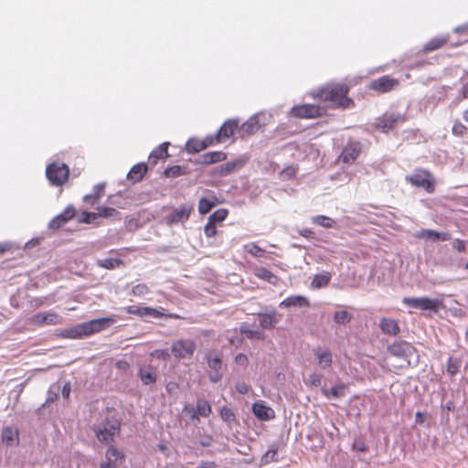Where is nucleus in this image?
<instances>
[{
	"label": "nucleus",
	"mask_w": 468,
	"mask_h": 468,
	"mask_svg": "<svg viewBox=\"0 0 468 468\" xmlns=\"http://www.w3.org/2000/svg\"><path fill=\"white\" fill-rule=\"evenodd\" d=\"M353 319V314L346 310L337 311L334 314V322L337 324H347Z\"/></svg>",
	"instance_id": "obj_35"
},
{
	"label": "nucleus",
	"mask_w": 468,
	"mask_h": 468,
	"mask_svg": "<svg viewBox=\"0 0 468 468\" xmlns=\"http://www.w3.org/2000/svg\"><path fill=\"white\" fill-rule=\"evenodd\" d=\"M243 165L244 161H242L241 159L229 161L216 167L213 174L214 176L220 177L227 176L233 173L234 171L241 168Z\"/></svg>",
	"instance_id": "obj_17"
},
{
	"label": "nucleus",
	"mask_w": 468,
	"mask_h": 468,
	"mask_svg": "<svg viewBox=\"0 0 468 468\" xmlns=\"http://www.w3.org/2000/svg\"><path fill=\"white\" fill-rule=\"evenodd\" d=\"M295 169L292 166H289L282 170V176L284 179H290L295 176Z\"/></svg>",
	"instance_id": "obj_59"
},
{
	"label": "nucleus",
	"mask_w": 468,
	"mask_h": 468,
	"mask_svg": "<svg viewBox=\"0 0 468 468\" xmlns=\"http://www.w3.org/2000/svg\"><path fill=\"white\" fill-rule=\"evenodd\" d=\"M227 158V154L221 151L207 152L200 156V163L204 165L215 164Z\"/></svg>",
	"instance_id": "obj_26"
},
{
	"label": "nucleus",
	"mask_w": 468,
	"mask_h": 468,
	"mask_svg": "<svg viewBox=\"0 0 468 468\" xmlns=\"http://www.w3.org/2000/svg\"><path fill=\"white\" fill-rule=\"evenodd\" d=\"M310 304L309 300L302 295H292L285 298L282 302L280 303L281 307L284 308H302L308 307Z\"/></svg>",
	"instance_id": "obj_21"
},
{
	"label": "nucleus",
	"mask_w": 468,
	"mask_h": 468,
	"mask_svg": "<svg viewBox=\"0 0 468 468\" xmlns=\"http://www.w3.org/2000/svg\"><path fill=\"white\" fill-rule=\"evenodd\" d=\"M186 169L180 165H174L165 170L167 177H176L185 174Z\"/></svg>",
	"instance_id": "obj_46"
},
{
	"label": "nucleus",
	"mask_w": 468,
	"mask_h": 468,
	"mask_svg": "<svg viewBox=\"0 0 468 468\" xmlns=\"http://www.w3.org/2000/svg\"><path fill=\"white\" fill-rule=\"evenodd\" d=\"M260 325L264 329H272L279 323L281 314L272 310L269 313L258 314Z\"/></svg>",
	"instance_id": "obj_19"
},
{
	"label": "nucleus",
	"mask_w": 468,
	"mask_h": 468,
	"mask_svg": "<svg viewBox=\"0 0 468 468\" xmlns=\"http://www.w3.org/2000/svg\"><path fill=\"white\" fill-rule=\"evenodd\" d=\"M2 442L8 447H15L19 444V431L16 427L6 426L2 430Z\"/></svg>",
	"instance_id": "obj_18"
},
{
	"label": "nucleus",
	"mask_w": 468,
	"mask_h": 468,
	"mask_svg": "<svg viewBox=\"0 0 468 468\" xmlns=\"http://www.w3.org/2000/svg\"><path fill=\"white\" fill-rule=\"evenodd\" d=\"M213 144V139L207 137L205 141L199 142L196 140H188L186 145V151L188 153H197L206 149L207 146Z\"/></svg>",
	"instance_id": "obj_28"
},
{
	"label": "nucleus",
	"mask_w": 468,
	"mask_h": 468,
	"mask_svg": "<svg viewBox=\"0 0 468 468\" xmlns=\"http://www.w3.org/2000/svg\"><path fill=\"white\" fill-rule=\"evenodd\" d=\"M404 121L405 117L400 113H385L377 120L376 128L388 133L398 124L404 122Z\"/></svg>",
	"instance_id": "obj_8"
},
{
	"label": "nucleus",
	"mask_w": 468,
	"mask_h": 468,
	"mask_svg": "<svg viewBox=\"0 0 468 468\" xmlns=\"http://www.w3.org/2000/svg\"><path fill=\"white\" fill-rule=\"evenodd\" d=\"M452 131L453 134L463 136L466 133L467 128L463 123L456 122L453 124Z\"/></svg>",
	"instance_id": "obj_56"
},
{
	"label": "nucleus",
	"mask_w": 468,
	"mask_h": 468,
	"mask_svg": "<svg viewBox=\"0 0 468 468\" xmlns=\"http://www.w3.org/2000/svg\"><path fill=\"white\" fill-rule=\"evenodd\" d=\"M96 218H98V216L96 213L85 211L80 216L79 222L90 224V223H93Z\"/></svg>",
	"instance_id": "obj_50"
},
{
	"label": "nucleus",
	"mask_w": 468,
	"mask_h": 468,
	"mask_svg": "<svg viewBox=\"0 0 468 468\" xmlns=\"http://www.w3.org/2000/svg\"><path fill=\"white\" fill-rule=\"evenodd\" d=\"M240 333L245 335L249 339H264L265 337L262 331L250 328L247 323L240 325Z\"/></svg>",
	"instance_id": "obj_31"
},
{
	"label": "nucleus",
	"mask_w": 468,
	"mask_h": 468,
	"mask_svg": "<svg viewBox=\"0 0 468 468\" xmlns=\"http://www.w3.org/2000/svg\"><path fill=\"white\" fill-rule=\"evenodd\" d=\"M83 201L90 205H95L99 202V198L94 194L91 193L89 195H85L83 197Z\"/></svg>",
	"instance_id": "obj_60"
},
{
	"label": "nucleus",
	"mask_w": 468,
	"mask_h": 468,
	"mask_svg": "<svg viewBox=\"0 0 468 468\" xmlns=\"http://www.w3.org/2000/svg\"><path fill=\"white\" fill-rule=\"evenodd\" d=\"M453 248H455L458 251L463 252L465 250V241L456 239L453 241Z\"/></svg>",
	"instance_id": "obj_61"
},
{
	"label": "nucleus",
	"mask_w": 468,
	"mask_h": 468,
	"mask_svg": "<svg viewBox=\"0 0 468 468\" xmlns=\"http://www.w3.org/2000/svg\"><path fill=\"white\" fill-rule=\"evenodd\" d=\"M239 121L235 119H230L226 121L220 129L218 130L216 138L217 142L220 143L224 139L229 138L233 133L234 131L238 128Z\"/></svg>",
	"instance_id": "obj_20"
},
{
	"label": "nucleus",
	"mask_w": 468,
	"mask_h": 468,
	"mask_svg": "<svg viewBox=\"0 0 468 468\" xmlns=\"http://www.w3.org/2000/svg\"><path fill=\"white\" fill-rule=\"evenodd\" d=\"M314 352L321 368L327 369L331 367L333 359L332 353L329 350L316 348Z\"/></svg>",
	"instance_id": "obj_25"
},
{
	"label": "nucleus",
	"mask_w": 468,
	"mask_h": 468,
	"mask_svg": "<svg viewBox=\"0 0 468 468\" xmlns=\"http://www.w3.org/2000/svg\"><path fill=\"white\" fill-rule=\"evenodd\" d=\"M59 390V387H52L48 391V397L47 399L46 404L53 402L57 399V392Z\"/></svg>",
	"instance_id": "obj_58"
},
{
	"label": "nucleus",
	"mask_w": 468,
	"mask_h": 468,
	"mask_svg": "<svg viewBox=\"0 0 468 468\" xmlns=\"http://www.w3.org/2000/svg\"><path fill=\"white\" fill-rule=\"evenodd\" d=\"M197 411L198 415L207 417L211 413V406L207 400L199 399L197 401Z\"/></svg>",
	"instance_id": "obj_39"
},
{
	"label": "nucleus",
	"mask_w": 468,
	"mask_h": 468,
	"mask_svg": "<svg viewBox=\"0 0 468 468\" xmlns=\"http://www.w3.org/2000/svg\"><path fill=\"white\" fill-rule=\"evenodd\" d=\"M29 322L37 326L56 325L62 323V318L54 312H44L31 316Z\"/></svg>",
	"instance_id": "obj_9"
},
{
	"label": "nucleus",
	"mask_w": 468,
	"mask_h": 468,
	"mask_svg": "<svg viewBox=\"0 0 468 468\" xmlns=\"http://www.w3.org/2000/svg\"><path fill=\"white\" fill-rule=\"evenodd\" d=\"M236 389L239 394H246L249 391V386L244 382H239L236 385Z\"/></svg>",
	"instance_id": "obj_62"
},
{
	"label": "nucleus",
	"mask_w": 468,
	"mask_h": 468,
	"mask_svg": "<svg viewBox=\"0 0 468 468\" xmlns=\"http://www.w3.org/2000/svg\"><path fill=\"white\" fill-rule=\"evenodd\" d=\"M396 84L397 81L394 79L384 76L373 80L370 84V88L378 91L387 92L392 90Z\"/></svg>",
	"instance_id": "obj_24"
},
{
	"label": "nucleus",
	"mask_w": 468,
	"mask_h": 468,
	"mask_svg": "<svg viewBox=\"0 0 468 468\" xmlns=\"http://www.w3.org/2000/svg\"><path fill=\"white\" fill-rule=\"evenodd\" d=\"M114 322L112 317L93 319L64 330L62 335L71 339L82 338L108 328Z\"/></svg>",
	"instance_id": "obj_1"
},
{
	"label": "nucleus",
	"mask_w": 468,
	"mask_h": 468,
	"mask_svg": "<svg viewBox=\"0 0 468 468\" xmlns=\"http://www.w3.org/2000/svg\"><path fill=\"white\" fill-rule=\"evenodd\" d=\"M105 189V184L100 183L94 186L92 189V194H94L99 199L103 196Z\"/></svg>",
	"instance_id": "obj_57"
},
{
	"label": "nucleus",
	"mask_w": 468,
	"mask_h": 468,
	"mask_svg": "<svg viewBox=\"0 0 468 468\" xmlns=\"http://www.w3.org/2000/svg\"><path fill=\"white\" fill-rule=\"evenodd\" d=\"M462 367V360L459 357H449L447 361V373L453 377L455 376Z\"/></svg>",
	"instance_id": "obj_36"
},
{
	"label": "nucleus",
	"mask_w": 468,
	"mask_h": 468,
	"mask_svg": "<svg viewBox=\"0 0 468 468\" xmlns=\"http://www.w3.org/2000/svg\"><path fill=\"white\" fill-rule=\"evenodd\" d=\"M121 264H122V261L121 259H116V258H106V259L98 261L99 266L108 269V270H112V269L120 266Z\"/></svg>",
	"instance_id": "obj_38"
},
{
	"label": "nucleus",
	"mask_w": 468,
	"mask_h": 468,
	"mask_svg": "<svg viewBox=\"0 0 468 468\" xmlns=\"http://www.w3.org/2000/svg\"><path fill=\"white\" fill-rule=\"evenodd\" d=\"M106 459L111 463H116L118 461L122 463L124 457L116 448L111 446L106 452Z\"/></svg>",
	"instance_id": "obj_40"
},
{
	"label": "nucleus",
	"mask_w": 468,
	"mask_h": 468,
	"mask_svg": "<svg viewBox=\"0 0 468 468\" xmlns=\"http://www.w3.org/2000/svg\"><path fill=\"white\" fill-rule=\"evenodd\" d=\"M266 115L264 113H257L246 121L240 127L241 134H252L256 133L262 125L265 124Z\"/></svg>",
	"instance_id": "obj_12"
},
{
	"label": "nucleus",
	"mask_w": 468,
	"mask_h": 468,
	"mask_svg": "<svg viewBox=\"0 0 468 468\" xmlns=\"http://www.w3.org/2000/svg\"><path fill=\"white\" fill-rule=\"evenodd\" d=\"M346 389L347 386L346 384H339L330 389L323 388L322 393L327 399H340L346 395Z\"/></svg>",
	"instance_id": "obj_27"
},
{
	"label": "nucleus",
	"mask_w": 468,
	"mask_h": 468,
	"mask_svg": "<svg viewBox=\"0 0 468 468\" xmlns=\"http://www.w3.org/2000/svg\"><path fill=\"white\" fill-rule=\"evenodd\" d=\"M147 171V165L144 163H140L132 167L127 175L128 179L133 182L141 181Z\"/></svg>",
	"instance_id": "obj_30"
},
{
	"label": "nucleus",
	"mask_w": 468,
	"mask_h": 468,
	"mask_svg": "<svg viewBox=\"0 0 468 468\" xmlns=\"http://www.w3.org/2000/svg\"><path fill=\"white\" fill-rule=\"evenodd\" d=\"M312 222L316 225H319L321 227L328 228V229L336 227V222L333 218L324 216V215H318V216L313 217Z\"/></svg>",
	"instance_id": "obj_33"
},
{
	"label": "nucleus",
	"mask_w": 468,
	"mask_h": 468,
	"mask_svg": "<svg viewBox=\"0 0 468 468\" xmlns=\"http://www.w3.org/2000/svg\"><path fill=\"white\" fill-rule=\"evenodd\" d=\"M405 180L416 187L425 189L432 193L435 189V181L432 175L425 169H417L411 175H408Z\"/></svg>",
	"instance_id": "obj_3"
},
{
	"label": "nucleus",
	"mask_w": 468,
	"mask_h": 468,
	"mask_svg": "<svg viewBox=\"0 0 468 468\" xmlns=\"http://www.w3.org/2000/svg\"><path fill=\"white\" fill-rule=\"evenodd\" d=\"M331 280V274L329 272H324L314 276L312 285L314 288H322L326 286Z\"/></svg>",
	"instance_id": "obj_37"
},
{
	"label": "nucleus",
	"mask_w": 468,
	"mask_h": 468,
	"mask_svg": "<svg viewBox=\"0 0 468 468\" xmlns=\"http://www.w3.org/2000/svg\"><path fill=\"white\" fill-rule=\"evenodd\" d=\"M277 461V450L271 448L268 450L265 454L261 457V464H267L271 462Z\"/></svg>",
	"instance_id": "obj_48"
},
{
	"label": "nucleus",
	"mask_w": 468,
	"mask_h": 468,
	"mask_svg": "<svg viewBox=\"0 0 468 468\" xmlns=\"http://www.w3.org/2000/svg\"><path fill=\"white\" fill-rule=\"evenodd\" d=\"M178 388V386L176 382H168L166 384V390L168 393H176Z\"/></svg>",
	"instance_id": "obj_64"
},
{
	"label": "nucleus",
	"mask_w": 468,
	"mask_h": 468,
	"mask_svg": "<svg viewBox=\"0 0 468 468\" xmlns=\"http://www.w3.org/2000/svg\"><path fill=\"white\" fill-rule=\"evenodd\" d=\"M98 212L96 213L98 218H114L121 219L120 212L116 210L113 207H100L97 208Z\"/></svg>",
	"instance_id": "obj_34"
},
{
	"label": "nucleus",
	"mask_w": 468,
	"mask_h": 468,
	"mask_svg": "<svg viewBox=\"0 0 468 468\" xmlns=\"http://www.w3.org/2000/svg\"><path fill=\"white\" fill-rule=\"evenodd\" d=\"M67 223L60 214L56 216L48 224L49 229H58Z\"/></svg>",
	"instance_id": "obj_52"
},
{
	"label": "nucleus",
	"mask_w": 468,
	"mask_h": 468,
	"mask_svg": "<svg viewBox=\"0 0 468 468\" xmlns=\"http://www.w3.org/2000/svg\"><path fill=\"white\" fill-rule=\"evenodd\" d=\"M402 303L416 310L433 311L436 313L442 304V300L428 297H404Z\"/></svg>",
	"instance_id": "obj_5"
},
{
	"label": "nucleus",
	"mask_w": 468,
	"mask_h": 468,
	"mask_svg": "<svg viewBox=\"0 0 468 468\" xmlns=\"http://www.w3.org/2000/svg\"><path fill=\"white\" fill-rule=\"evenodd\" d=\"M306 383L314 387H318L322 383V376L317 373H312L308 376Z\"/></svg>",
	"instance_id": "obj_53"
},
{
	"label": "nucleus",
	"mask_w": 468,
	"mask_h": 468,
	"mask_svg": "<svg viewBox=\"0 0 468 468\" xmlns=\"http://www.w3.org/2000/svg\"><path fill=\"white\" fill-rule=\"evenodd\" d=\"M324 110L314 104H303L291 109L290 114L298 118H314L320 116Z\"/></svg>",
	"instance_id": "obj_10"
},
{
	"label": "nucleus",
	"mask_w": 468,
	"mask_h": 468,
	"mask_svg": "<svg viewBox=\"0 0 468 468\" xmlns=\"http://www.w3.org/2000/svg\"><path fill=\"white\" fill-rule=\"evenodd\" d=\"M253 273L258 278L266 281L271 284L275 285L278 282V277L264 267H255L253 270Z\"/></svg>",
	"instance_id": "obj_29"
},
{
	"label": "nucleus",
	"mask_w": 468,
	"mask_h": 468,
	"mask_svg": "<svg viewBox=\"0 0 468 468\" xmlns=\"http://www.w3.org/2000/svg\"><path fill=\"white\" fill-rule=\"evenodd\" d=\"M167 145L168 144L165 143L154 150L149 156L150 162L156 164L159 159L165 158L167 156Z\"/></svg>",
	"instance_id": "obj_32"
},
{
	"label": "nucleus",
	"mask_w": 468,
	"mask_h": 468,
	"mask_svg": "<svg viewBox=\"0 0 468 468\" xmlns=\"http://www.w3.org/2000/svg\"><path fill=\"white\" fill-rule=\"evenodd\" d=\"M69 169L67 165L52 163L47 166L46 176L52 186H60L69 178Z\"/></svg>",
	"instance_id": "obj_4"
},
{
	"label": "nucleus",
	"mask_w": 468,
	"mask_h": 468,
	"mask_svg": "<svg viewBox=\"0 0 468 468\" xmlns=\"http://www.w3.org/2000/svg\"><path fill=\"white\" fill-rule=\"evenodd\" d=\"M71 391V387L69 382L65 383L62 389L61 394L64 399H69Z\"/></svg>",
	"instance_id": "obj_63"
},
{
	"label": "nucleus",
	"mask_w": 468,
	"mask_h": 468,
	"mask_svg": "<svg viewBox=\"0 0 468 468\" xmlns=\"http://www.w3.org/2000/svg\"><path fill=\"white\" fill-rule=\"evenodd\" d=\"M379 327L385 335H388L391 336H396L400 332L398 322L392 318H381L379 321Z\"/></svg>",
	"instance_id": "obj_22"
},
{
	"label": "nucleus",
	"mask_w": 468,
	"mask_h": 468,
	"mask_svg": "<svg viewBox=\"0 0 468 468\" xmlns=\"http://www.w3.org/2000/svg\"><path fill=\"white\" fill-rule=\"evenodd\" d=\"M149 292V288L144 283H140L133 287L132 293L134 296H144Z\"/></svg>",
	"instance_id": "obj_51"
},
{
	"label": "nucleus",
	"mask_w": 468,
	"mask_h": 468,
	"mask_svg": "<svg viewBox=\"0 0 468 468\" xmlns=\"http://www.w3.org/2000/svg\"><path fill=\"white\" fill-rule=\"evenodd\" d=\"M204 233L207 238L214 237L217 233L216 224L207 220L204 228Z\"/></svg>",
	"instance_id": "obj_54"
},
{
	"label": "nucleus",
	"mask_w": 468,
	"mask_h": 468,
	"mask_svg": "<svg viewBox=\"0 0 468 468\" xmlns=\"http://www.w3.org/2000/svg\"><path fill=\"white\" fill-rule=\"evenodd\" d=\"M244 250L249 252L250 255L256 257V258H261L264 255V250L259 247L256 243L254 242H251V243H249V244H246L244 246Z\"/></svg>",
	"instance_id": "obj_44"
},
{
	"label": "nucleus",
	"mask_w": 468,
	"mask_h": 468,
	"mask_svg": "<svg viewBox=\"0 0 468 468\" xmlns=\"http://www.w3.org/2000/svg\"><path fill=\"white\" fill-rule=\"evenodd\" d=\"M193 206L183 204L166 217V223L169 225L185 222L189 218Z\"/></svg>",
	"instance_id": "obj_13"
},
{
	"label": "nucleus",
	"mask_w": 468,
	"mask_h": 468,
	"mask_svg": "<svg viewBox=\"0 0 468 468\" xmlns=\"http://www.w3.org/2000/svg\"><path fill=\"white\" fill-rule=\"evenodd\" d=\"M447 37H434L424 46L426 51H432L440 48L447 42Z\"/></svg>",
	"instance_id": "obj_41"
},
{
	"label": "nucleus",
	"mask_w": 468,
	"mask_h": 468,
	"mask_svg": "<svg viewBox=\"0 0 468 468\" xmlns=\"http://www.w3.org/2000/svg\"><path fill=\"white\" fill-rule=\"evenodd\" d=\"M125 311L129 314L136 315L146 321H148L149 318L158 319L162 316L161 312L153 307L131 305L127 306Z\"/></svg>",
	"instance_id": "obj_11"
},
{
	"label": "nucleus",
	"mask_w": 468,
	"mask_h": 468,
	"mask_svg": "<svg viewBox=\"0 0 468 468\" xmlns=\"http://www.w3.org/2000/svg\"><path fill=\"white\" fill-rule=\"evenodd\" d=\"M416 238L424 239L427 240L437 241L438 240V231L433 229H420L415 234Z\"/></svg>",
	"instance_id": "obj_42"
},
{
	"label": "nucleus",
	"mask_w": 468,
	"mask_h": 468,
	"mask_svg": "<svg viewBox=\"0 0 468 468\" xmlns=\"http://www.w3.org/2000/svg\"><path fill=\"white\" fill-rule=\"evenodd\" d=\"M228 216V210L225 208H219L208 217V220L213 223L222 222Z\"/></svg>",
	"instance_id": "obj_45"
},
{
	"label": "nucleus",
	"mask_w": 468,
	"mask_h": 468,
	"mask_svg": "<svg viewBox=\"0 0 468 468\" xmlns=\"http://www.w3.org/2000/svg\"><path fill=\"white\" fill-rule=\"evenodd\" d=\"M361 153V144L357 142L348 144L340 154V160L347 165L353 164Z\"/></svg>",
	"instance_id": "obj_15"
},
{
	"label": "nucleus",
	"mask_w": 468,
	"mask_h": 468,
	"mask_svg": "<svg viewBox=\"0 0 468 468\" xmlns=\"http://www.w3.org/2000/svg\"><path fill=\"white\" fill-rule=\"evenodd\" d=\"M138 377L144 385H153L157 379V368L152 365H143L139 367Z\"/></svg>",
	"instance_id": "obj_16"
},
{
	"label": "nucleus",
	"mask_w": 468,
	"mask_h": 468,
	"mask_svg": "<svg viewBox=\"0 0 468 468\" xmlns=\"http://www.w3.org/2000/svg\"><path fill=\"white\" fill-rule=\"evenodd\" d=\"M220 417L221 419L228 422L229 424H230L232 421L235 420V415L234 413L232 412V410L227 407H223L221 410H220Z\"/></svg>",
	"instance_id": "obj_49"
},
{
	"label": "nucleus",
	"mask_w": 468,
	"mask_h": 468,
	"mask_svg": "<svg viewBox=\"0 0 468 468\" xmlns=\"http://www.w3.org/2000/svg\"><path fill=\"white\" fill-rule=\"evenodd\" d=\"M75 212L76 211L74 207L69 205L64 209L62 213H60V216L68 222L69 220L74 218Z\"/></svg>",
	"instance_id": "obj_55"
},
{
	"label": "nucleus",
	"mask_w": 468,
	"mask_h": 468,
	"mask_svg": "<svg viewBox=\"0 0 468 468\" xmlns=\"http://www.w3.org/2000/svg\"><path fill=\"white\" fill-rule=\"evenodd\" d=\"M215 205L216 204L213 200L207 197H201L198 201V212L205 215L208 213Z\"/></svg>",
	"instance_id": "obj_43"
},
{
	"label": "nucleus",
	"mask_w": 468,
	"mask_h": 468,
	"mask_svg": "<svg viewBox=\"0 0 468 468\" xmlns=\"http://www.w3.org/2000/svg\"><path fill=\"white\" fill-rule=\"evenodd\" d=\"M120 432V423L115 420H106L101 425L95 429V433L99 441L109 443Z\"/></svg>",
	"instance_id": "obj_6"
},
{
	"label": "nucleus",
	"mask_w": 468,
	"mask_h": 468,
	"mask_svg": "<svg viewBox=\"0 0 468 468\" xmlns=\"http://www.w3.org/2000/svg\"><path fill=\"white\" fill-rule=\"evenodd\" d=\"M348 88L344 84H327L317 93V97L324 101H330L334 105L348 108L353 101L346 97Z\"/></svg>",
	"instance_id": "obj_2"
},
{
	"label": "nucleus",
	"mask_w": 468,
	"mask_h": 468,
	"mask_svg": "<svg viewBox=\"0 0 468 468\" xmlns=\"http://www.w3.org/2000/svg\"><path fill=\"white\" fill-rule=\"evenodd\" d=\"M207 359L208 367L211 369H213L215 371L220 370L221 359L218 356H213L211 354H209V355H207Z\"/></svg>",
	"instance_id": "obj_47"
},
{
	"label": "nucleus",
	"mask_w": 468,
	"mask_h": 468,
	"mask_svg": "<svg viewBox=\"0 0 468 468\" xmlns=\"http://www.w3.org/2000/svg\"><path fill=\"white\" fill-rule=\"evenodd\" d=\"M196 350V344L190 339L175 341L171 346V352L177 358L191 356Z\"/></svg>",
	"instance_id": "obj_7"
},
{
	"label": "nucleus",
	"mask_w": 468,
	"mask_h": 468,
	"mask_svg": "<svg viewBox=\"0 0 468 468\" xmlns=\"http://www.w3.org/2000/svg\"><path fill=\"white\" fill-rule=\"evenodd\" d=\"M414 350L413 346L406 341L395 342L388 347V351L392 356L401 358H408Z\"/></svg>",
	"instance_id": "obj_14"
},
{
	"label": "nucleus",
	"mask_w": 468,
	"mask_h": 468,
	"mask_svg": "<svg viewBox=\"0 0 468 468\" xmlns=\"http://www.w3.org/2000/svg\"><path fill=\"white\" fill-rule=\"evenodd\" d=\"M252 411L261 420H270L275 417L274 410L263 403H254L252 406Z\"/></svg>",
	"instance_id": "obj_23"
}]
</instances>
